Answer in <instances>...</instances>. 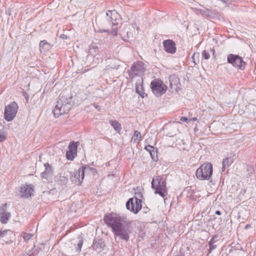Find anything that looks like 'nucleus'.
Returning a JSON list of instances; mask_svg holds the SVG:
<instances>
[{"mask_svg": "<svg viewBox=\"0 0 256 256\" xmlns=\"http://www.w3.org/2000/svg\"><path fill=\"white\" fill-rule=\"evenodd\" d=\"M103 32H106V30H104ZM101 32H102V31H101Z\"/></svg>", "mask_w": 256, "mask_h": 256, "instance_id": "obj_36", "label": "nucleus"}, {"mask_svg": "<svg viewBox=\"0 0 256 256\" xmlns=\"http://www.w3.org/2000/svg\"><path fill=\"white\" fill-rule=\"evenodd\" d=\"M12 236L13 232L10 230H8L0 232V239L6 242L11 241Z\"/></svg>", "mask_w": 256, "mask_h": 256, "instance_id": "obj_16", "label": "nucleus"}, {"mask_svg": "<svg viewBox=\"0 0 256 256\" xmlns=\"http://www.w3.org/2000/svg\"><path fill=\"white\" fill-rule=\"evenodd\" d=\"M120 16L116 10H108L106 12V19L112 24V30L111 31L110 34L112 36H116L117 34L118 28L116 26L118 24V20L120 19Z\"/></svg>", "mask_w": 256, "mask_h": 256, "instance_id": "obj_6", "label": "nucleus"}, {"mask_svg": "<svg viewBox=\"0 0 256 256\" xmlns=\"http://www.w3.org/2000/svg\"><path fill=\"white\" fill-rule=\"evenodd\" d=\"M33 236L34 234H32L24 233L23 235V238L25 241L27 242L29 240H30Z\"/></svg>", "mask_w": 256, "mask_h": 256, "instance_id": "obj_25", "label": "nucleus"}, {"mask_svg": "<svg viewBox=\"0 0 256 256\" xmlns=\"http://www.w3.org/2000/svg\"><path fill=\"white\" fill-rule=\"evenodd\" d=\"M197 178L200 180H210L212 174V166L210 163L202 164L196 172Z\"/></svg>", "mask_w": 256, "mask_h": 256, "instance_id": "obj_4", "label": "nucleus"}, {"mask_svg": "<svg viewBox=\"0 0 256 256\" xmlns=\"http://www.w3.org/2000/svg\"><path fill=\"white\" fill-rule=\"evenodd\" d=\"M45 167L44 172L48 173L49 174L52 172V168L48 163H46L44 164Z\"/></svg>", "mask_w": 256, "mask_h": 256, "instance_id": "obj_24", "label": "nucleus"}, {"mask_svg": "<svg viewBox=\"0 0 256 256\" xmlns=\"http://www.w3.org/2000/svg\"><path fill=\"white\" fill-rule=\"evenodd\" d=\"M233 162L232 158H226L224 159L222 161V172H224L225 170V169L228 167Z\"/></svg>", "mask_w": 256, "mask_h": 256, "instance_id": "obj_19", "label": "nucleus"}, {"mask_svg": "<svg viewBox=\"0 0 256 256\" xmlns=\"http://www.w3.org/2000/svg\"><path fill=\"white\" fill-rule=\"evenodd\" d=\"M196 120V118H194L192 119H190L189 120V121H195Z\"/></svg>", "mask_w": 256, "mask_h": 256, "instance_id": "obj_34", "label": "nucleus"}, {"mask_svg": "<svg viewBox=\"0 0 256 256\" xmlns=\"http://www.w3.org/2000/svg\"><path fill=\"white\" fill-rule=\"evenodd\" d=\"M180 120L182 122H186L188 120V119L186 117H184V116H182L180 118Z\"/></svg>", "mask_w": 256, "mask_h": 256, "instance_id": "obj_32", "label": "nucleus"}, {"mask_svg": "<svg viewBox=\"0 0 256 256\" xmlns=\"http://www.w3.org/2000/svg\"><path fill=\"white\" fill-rule=\"evenodd\" d=\"M145 149L148 151L152 158V159L156 161L158 159L157 156H155V152H154V146H151L150 145H148L146 146Z\"/></svg>", "mask_w": 256, "mask_h": 256, "instance_id": "obj_20", "label": "nucleus"}, {"mask_svg": "<svg viewBox=\"0 0 256 256\" xmlns=\"http://www.w3.org/2000/svg\"><path fill=\"white\" fill-rule=\"evenodd\" d=\"M92 172L93 173H96V170L95 168H90L88 166H82L78 170L74 172L70 177L72 182L77 185L82 184L84 177V173Z\"/></svg>", "mask_w": 256, "mask_h": 256, "instance_id": "obj_5", "label": "nucleus"}, {"mask_svg": "<svg viewBox=\"0 0 256 256\" xmlns=\"http://www.w3.org/2000/svg\"><path fill=\"white\" fill-rule=\"evenodd\" d=\"M18 106L16 102H12L4 109V118L8 122H10L16 117L18 110Z\"/></svg>", "mask_w": 256, "mask_h": 256, "instance_id": "obj_8", "label": "nucleus"}, {"mask_svg": "<svg viewBox=\"0 0 256 256\" xmlns=\"http://www.w3.org/2000/svg\"><path fill=\"white\" fill-rule=\"evenodd\" d=\"M136 92L142 98H144L146 95V94L144 92L142 86V77L138 78L136 83Z\"/></svg>", "mask_w": 256, "mask_h": 256, "instance_id": "obj_17", "label": "nucleus"}, {"mask_svg": "<svg viewBox=\"0 0 256 256\" xmlns=\"http://www.w3.org/2000/svg\"><path fill=\"white\" fill-rule=\"evenodd\" d=\"M208 246L210 247L209 252H210L212 250H214L216 247V244H214L212 243V242H209Z\"/></svg>", "mask_w": 256, "mask_h": 256, "instance_id": "obj_26", "label": "nucleus"}, {"mask_svg": "<svg viewBox=\"0 0 256 256\" xmlns=\"http://www.w3.org/2000/svg\"><path fill=\"white\" fill-rule=\"evenodd\" d=\"M152 188L156 194H158L164 199L168 194L166 182L161 176H156L152 178Z\"/></svg>", "mask_w": 256, "mask_h": 256, "instance_id": "obj_3", "label": "nucleus"}, {"mask_svg": "<svg viewBox=\"0 0 256 256\" xmlns=\"http://www.w3.org/2000/svg\"><path fill=\"white\" fill-rule=\"evenodd\" d=\"M202 57L206 60H208L210 58V54L206 50H204L202 52Z\"/></svg>", "mask_w": 256, "mask_h": 256, "instance_id": "obj_27", "label": "nucleus"}, {"mask_svg": "<svg viewBox=\"0 0 256 256\" xmlns=\"http://www.w3.org/2000/svg\"><path fill=\"white\" fill-rule=\"evenodd\" d=\"M83 244V241L82 240L80 239L78 240L77 246L76 247V252H80L81 251L82 247Z\"/></svg>", "mask_w": 256, "mask_h": 256, "instance_id": "obj_23", "label": "nucleus"}, {"mask_svg": "<svg viewBox=\"0 0 256 256\" xmlns=\"http://www.w3.org/2000/svg\"><path fill=\"white\" fill-rule=\"evenodd\" d=\"M10 216V213L7 211L6 204H3L0 208V221L2 224H6Z\"/></svg>", "mask_w": 256, "mask_h": 256, "instance_id": "obj_14", "label": "nucleus"}, {"mask_svg": "<svg viewBox=\"0 0 256 256\" xmlns=\"http://www.w3.org/2000/svg\"><path fill=\"white\" fill-rule=\"evenodd\" d=\"M215 214L218 215H220L221 214V212L220 210H216Z\"/></svg>", "mask_w": 256, "mask_h": 256, "instance_id": "obj_33", "label": "nucleus"}, {"mask_svg": "<svg viewBox=\"0 0 256 256\" xmlns=\"http://www.w3.org/2000/svg\"><path fill=\"white\" fill-rule=\"evenodd\" d=\"M249 226H250V225L248 224V225H246V228H246V229H247V228H248Z\"/></svg>", "mask_w": 256, "mask_h": 256, "instance_id": "obj_35", "label": "nucleus"}, {"mask_svg": "<svg viewBox=\"0 0 256 256\" xmlns=\"http://www.w3.org/2000/svg\"><path fill=\"white\" fill-rule=\"evenodd\" d=\"M164 50L168 53L174 54L176 51L175 43L170 40H165L163 42Z\"/></svg>", "mask_w": 256, "mask_h": 256, "instance_id": "obj_15", "label": "nucleus"}, {"mask_svg": "<svg viewBox=\"0 0 256 256\" xmlns=\"http://www.w3.org/2000/svg\"><path fill=\"white\" fill-rule=\"evenodd\" d=\"M126 208L130 212L137 214L142 208V200L136 197L131 198L126 202Z\"/></svg>", "mask_w": 256, "mask_h": 256, "instance_id": "obj_11", "label": "nucleus"}, {"mask_svg": "<svg viewBox=\"0 0 256 256\" xmlns=\"http://www.w3.org/2000/svg\"><path fill=\"white\" fill-rule=\"evenodd\" d=\"M50 48V45L46 40H43L40 42V49L41 52L48 50Z\"/></svg>", "mask_w": 256, "mask_h": 256, "instance_id": "obj_18", "label": "nucleus"}, {"mask_svg": "<svg viewBox=\"0 0 256 256\" xmlns=\"http://www.w3.org/2000/svg\"><path fill=\"white\" fill-rule=\"evenodd\" d=\"M141 134L138 131H135L134 132V134L132 138V140H133L134 142L136 141H140L141 140Z\"/></svg>", "mask_w": 256, "mask_h": 256, "instance_id": "obj_22", "label": "nucleus"}, {"mask_svg": "<svg viewBox=\"0 0 256 256\" xmlns=\"http://www.w3.org/2000/svg\"><path fill=\"white\" fill-rule=\"evenodd\" d=\"M104 220L106 224L112 230L115 238L128 242L131 233L130 222L122 214L112 212L106 214Z\"/></svg>", "mask_w": 256, "mask_h": 256, "instance_id": "obj_1", "label": "nucleus"}, {"mask_svg": "<svg viewBox=\"0 0 256 256\" xmlns=\"http://www.w3.org/2000/svg\"><path fill=\"white\" fill-rule=\"evenodd\" d=\"M70 98L60 95L52 110L54 116L58 117L62 114L68 113L71 108Z\"/></svg>", "mask_w": 256, "mask_h": 256, "instance_id": "obj_2", "label": "nucleus"}, {"mask_svg": "<svg viewBox=\"0 0 256 256\" xmlns=\"http://www.w3.org/2000/svg\"><path fill=\"white\" fill-rule=\"evenodd\" d=\"M78 144L74 142H71L68 146V150L66 152V157L68 160H73L77 154Z\"/></svg>", "mask_w": 256, "mask_h": 256, "instance_id": "obj_13", "label": "nucleus"}, {"mask_svg": "<svg viewBox=\"0 0 256 256\" xmlns=\"http://www.w3.org/2000/svg\"><path fill=\"white\" fill-rule=\"evenodd\" d=\"M228 62L232 64L234 66L238 68L240 70H244L246 66V63L240 56L230 54L227 58Z\"/></svg>", "mask_w": 256, "mask_h": 256, "instance_id": "obj_10", "label": "nucleus"}, {"mask_svg": "<svg viewBox=\"0 0 256 256\" xmlns=\"http://www.w3.org/2000/svg\"><path fill=\"white\" fill-rule=\"evenodd\" d=\"M6 136L3 134H0V142H2L6 140Z\"/></svg>", "mask_w": 256, "mask_h": 256, "instance_id": "obj_28", "label": "nucleus"}, {"mask_svg": "<svg viewBox=\"0 0 256 256\" xmlns=\"http://www.w3.org/2000/svg\"><path fill=\"white\" fill-rule=\"evenodd\" d=\"M145 68L144 64L140 61L134 63L131 67L130 70H128L129 76L131 78H134L136 76L142 77L144 73Z\"/></svg>", "mask_w": 256, "mask_h": 256, "instance_id": "obj_9", "label": "nucleus"}, {"mask_svg": "<svg viewBox=\"0 0 256 256\" xmlns=\"http://www.w3.org/2000/svg\"><path fill=\"white\" fill-rule=\"evenodd\" d=\"M151 88L153 93L156 96H160L165 93L168 87L159 79H154L150 84Z\"/></svg>", "mask_w": 256, "mask_h": 256, "instance_id": "obj_7", "label": "nucleus"}, {"mask_svg": "<svg viewBox=\"0 0 256 256\" xmlns=\"http://www.w3.org/2000/svg\"><path fill=\"white\" fill-rule=\"evenodd\" d=\"M42 177L44 178H47L49 174L48 173L44 171L42 172L41 174Z\"/></svg>", "mask_w": 256, "mask_h": 256, "instance_id": "obj_29", "label": "nucleus"}, {"mask_svg": "<svg viewBox=\"0 0 256 256\" xmlns=\"http://www.w3.org/2000/svg\"><path fill=\"white\" fill-rule=\"evenodd\" d=\"M218 238V236H214L210 241V242H212V243L214 244L217 241Z\"/></svg>", "mask_w": 256, "mask_h": 256, "instance_id": "obj_30", "label": "nucleus"}, {"mask_svg": "<svg viewBox=\"0 0 256 256\" xmlns=\"http://www.w3.org/2000/svg\"><path fill=\"white\" fill-rule=\"evenodd\" d=\"M34 250L32 248V250H28L27 252V254L29 256H32L34 255Z\"/></svg>", "mask_w": 256, "mask_h": 256, "instance_id": "obj_31", "label": "nucleus"}, {"mask_svg": "<svg viewBox=\"0 0 256 256\" xmlns=\"http://www.w3.org/2000/svg\"><path fill=\"white\" fill-rule=\"evenodd\" d=\"M110 123L116 131L120 132L122 130L121 124L118 121L111 120Z\"/></svg>", "mask_w": 256, "mask_h": 256, "instance_id": "obj_21", "label": "nucleus"}, {"mask_svg": "<svg viewBox=\"0 0 256 256\" xmlns=\"http://www.w3.org/2000/svg\"><path fill=\"white\" fill-rule=\"evenodd\" d=\"M34 193V186L32 184H25L21 186L18 194L21 198H28Z\"/></svg>", "mask_w": 256, "mask_h": 256, "instance_id": "obj_12", "label": "nucleus"}]
</instances>
